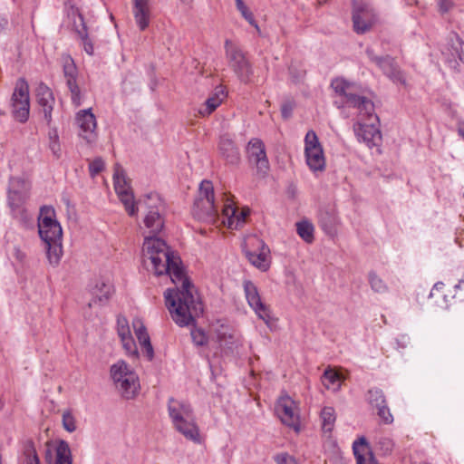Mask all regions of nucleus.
<instances>
[{"mask_svg": "<svg viewBox=\"0 0 464 464\" xmlns=\"http://www.w3.org/2000/svg\"><path fill=\"white\" fill-rule=\"evenodd\" d=\"M143 251L150 260L156 276L168 274L176 287L164 292L165 304L172 320L179 326L195 323L196 317L203 313V304L195 286L185 276L180 258L170 252L164 240L148 237Z\"/></svg>", "mask_w": 464, "mask_h": 464, "instance_id": "1", "label": "nucleus"}, {"mask_svg": "<svg viewBox=\"0 0 464 464\" xmlns=\"http://www.w3.org/2000/svg\"><path fill=\"white\" fill-rule=\"evenodd\" d=\"M168 411L176 430L194 443L200 444L202 442L199 427L190 403L175 398H169L168 401Z\"/></svg>", "mask_w": 464, "mask_h": 464, "instance_id": "2", "label": "nucleus"}, {"mask_svg": "<svg viewBox=\"0 0 464 464\" xmlns=\"http://www.w3.org/2000/svg\"><path fill=\"white\" fill-rule=\"evenodd\" d=\"M111 376L117 390L125 399H132L137 394L139 380L136 373L124 361H119L111 367Z\"/></svg>", "mask_w": 464, "mask_h": 464, "instance_id": "3", "label": "nucleus"}, {"mask_svg": "<svg viewBox=\"0 0 464 464\" xmlns=\"http://www.w3.org/2000/svg\"><path fill=\"white\" fill-rule=\"evenodd\" d=\"M192 214L195 218L205 222H215L218 210L214 202V188L210 181L203 180L199 186L198 198L194 202Z\"/></svg>", "mask_w": 464, "mask_h": 464, "instance_id": "4", "label": "nucleus"}, {"mask_svg": "<svg viewBox=\"0 0 464 464\" xmlns=\"http://www.w3.org/2000/svg\"><path fill=\"white\" fill-rule=\"evenodd\" d=\"M359 113V121L354 123L353 130L359 141L364 142L369 148L377 147L382 141L379 129V118L373 111Z\"/></svg>", "mask_w": 464, "mask_h": 464, "instance_id": "5", "label": "nucleus"}, {"mask_svg": "<svg viewBox=\"0 0 464 464\" xmlns=\"http://www.w3.org/2000/svg\"><path fill=\"white\" fill-rule=\"evenodd\" d=\"M225 51L229 67L242 82L247 83L253 75V68L246 53L228 39L225 41Z\"/></svg>", "mask_w": 464, "mask_h": 464, "instance_id": "6", "label": "nucleus"}, {"mask_svg": "<svg viewBox=\"0 0 464 464\" xmlns=\"http://www.w3.org/2000/svg\"><path fill=\"white\" fill-rule=\"evenodd\" d=\"M377 20L376 12L367 0H353V24L357 34L370 31Z\"/></svg>", "mask_w": 464, "mask_h": 464, "instance_id": "7", "label": "nucleus"}, {"mask_svg": "<svg viewBox=\"0 0 464 464\" xmlns=\"http://www.w3.org/2000/svg\"><path fill=\"white\" fill-rule=\"evenodd\" d=\"M38 230L44 242H53L62 239L63 229L60 223L55 219L53 208L49 206L41 208L38 218Z\"/></svg>", "mask_w": 464, "mask_h": 464, "instance_id": "8", "label": "nucleus"}, {"mask_svg": "<svg viewBox=\"0 0 464 464\" xmlns=\"http://www.w3.org/2000/svg\"><path fill=\"white\" fill-rule=\"evenodd\" d=\"M12 114L14 118L25 122L29 117L30 101L29 86L24 79H19L11 98Z\"/></svg>", "mask_w": 464, "mask_h": 464, "instance_id": "9", "label": "nucleus"}, {"mask_svg": "<svg viewBox=\"0 0 464 464\" xmlns=\"http://www.w3.org/2000/svg\"><path fill=\"white\" fill-rule=\"evenodd\" d=\"M304 155L309 169L322 171L325 168V159L318 137L314 130L307 131L304 138Z\"/></svg>", "mask_w": 464, "mask_h": 464, "instance_id": "10", "label": "nucleus"}, {"mask_svg": "<svg viewBox=\"0 0 464 464\" xmlns=\"http://www.w3.org/2000/svg\"><path fill=\"white\" fill-rule=\"evenodd\" d=\"M365 52L368 58L374 63L390 80L395 83L406 84L403 72L393 57L390 55L378 56L370 47L366 48Z\"/></svg>", "mask_w": 464, "mask_h": 464, "instance_id": "11", "label": "nucleus"}, {"mask_svg": "<svg viewBox=\"0 0 464 464\" xmlns=\"http://www.w3.org/2000/svg\"><path fill=\"white\" fill-rule=\"evenodd\" d=\"M114 188L124 208L130 216L136 215L138 208L134 201V196L130 190V187L125 178L124 171L116 165L113 175Z\"/></svg>", "mask_w": 464, "mask_h": 464, "instance_id": "12", "label": "nucleus"}, {"mask_svg": "<svg viewBox=\"0 0 464 464\" xmlns=\"http://www.w3.org/2000/svg\"><path fill=\"white\" fill-rule=\"evenodd\" d=\"M276 411L281 421L295 431L300 428V417L298 407L294 400L288 395H284L279 398L276 405Z\"/></svg>", "mask_w": 464, "mask_h": 464, "instance_id": "13", "label": "nucleus"}, {"mask_svg": "<svg viewBox=\"0 0 464 464\" xmlns=\"http://www.w3.org/2000/svg\"><path fill=\"white\" fill-rule=\"evenodd\" d=\"M157 202H160V198L154 193L147 195L143 201H138V204H144L149 208L144 218V224L152 234L160 233L164 227V219L160 213L159 207L156 205Z\"/></svg>", "mask_w": 464, "mask_h": 464, "instance_id": "14", "label": "nucleus"}, {"mask_svg": "<svg viewBox=\"0 0 464 464\" xmlns=\"http://www.w3.org/2000/svg\"><path fill=\"white\" fill-rule=\"evenodd\" d=\"M243 287L249 306L255 311L260 319L268 324L271 319L270 311L269 308L262 302L256 285L250 280H245Z\"/></svg>", "mask_w": 464, "mask_h": 464, "instance_id": "15", "label": "nucleus"}, {"mask_svg": "<svg viewBox=\"0 0 464 464\" xmlns=\"http://www.w3.org/2000/svg\"><path fill=\"white\" fill-rule=\"evenodd\" d=\"M31 184L20 177H12L9 179L8 201L12 208H20L29 198Z\"/></svg>", "mask_w": 464, "mask_h": 464, "instance_id": "16", "label": "nucleus"}, {"mask_svg": "<svg viewBox=\"0 0 464 464\" xmlns=\"http://www.w3.org/2000/svg\"><path fill=\"white\" fill-rule=\"evenodd\" d=\"M76 125L79 128V135L88 143L96 140V118L92 112V109L81 110L75 116Z\"/></svg>", "mask_w": 464, "mask_h": 464, "instance_id": "17", "label": "nucleus"}, {"mask_svg": "<svg viewBox=\"0 0 464 464\" xmlns=\"http://www.w3.org/2000/svg\"><path fill=\"white\" fill-rule=\"evenodd\" d=\"M246 153L249 161L256 164L259 172L266 174L269 170V161L266 157L265 144L260 139L254 138L249 140Z\"/></svg>", "mask_w": 464, "mask_h": 464, "instance_id": "18", "label": "nucleus"}, {"mask_svg": "<svg viewBox=\"0 0 464 464\" xmlns=\"http://www.w3.org/2000/svg\"><path fill=\"white\" fill-rule=\"evenodd\" d=\"M63 76L66 85L71 92L72 102L75 107L82 104L81 90L77 84V68L71 57H65L63 64Z\"/></svg>", "mask_w": 464, "mask_h": 464, "instance_id": "19", "label": "nucleus"}, {"mask_svg": "<svg viewBox=\"0 0 464 464\" xmlns=\"http://www.w3.org/2000/svg\"><path fill=\"white\" fill-rule=\"evenodd\" d=\"M45 461L47 464H72V452L68 442L63 440L57 441L53 453L48 449L45 452Z\"/></svg>", "mask_w": 464, "mask_h": 464, "instance_id": "20", "label": "nucleus"}, {"mask_svg": "<svg viewBox=\"0 0 464 464\" xmlns=\"http://www.w3.org/2000/svg\"><path fill=\"white\" fill-rule=\"evenodd\" d=\"M36 99L39 106L43 110L44 120L47 124H50L54 104V97L52 90L46 84L41 82L36 88Z\"/></svg>", "mask_w": 464, "mask_h": 464, "instance_id": "21", "label": "nucleus"}, {"mask_svg": "<svg viewBox=\"0 0 464 464\" xmlns=\"http://www.w3.org/2000/svg\"><path fill=\"white\" fill-rule=\"evenodd\" d=\"M220 157L230 165H237L240 162V153L234 140L227 135H222L218 142Z\"/></svg>", "mask_w": 464, "mask_h": 464, "instance_id": "22", "label": "nucleus"}, {"mask_svg": "<svg viewBox=\"0 0 464 464\" xmlns=\"http://www.w3.org/2000/svg\"><path fill=\"white\" fill-rule=\"evenodd\" d=\"M343 98V103H345L348 106L357 108L359 110V113L363 115L362 112L370 113L374 111L373 102L364 96H360L353 92V89L346 91L344 93L341 95Z\"/></svg>", "mask_w": 464, "mask_h": 464, "instance_id": "23", "label": "nucleus"}, {"mask_svg": "<svg viewBox=\"0 0 464 464\" xmlns=\"http://www.w3.org/2000/svg\"><path fill=\"white\" fill-rule=\"evenodd\" d=\"M132 14L139 29L146 30L151 16L149 0H133Z\"/></svg>", "mask_w": 464, "mask_h": 464, "instance_id": "24", "label": "nucleus"}, {"mask_svg": "<svg viewBox=\"0 0 464 464\" xmlns=\"http://www.w3.org/2000/svg\"><path fill=\"white\" fill-rule=\"evenodd\" d=\"M113 292V285L109 281L106 282L102 278L97 279L94 285L91 288V293L93 296L92 303L99 304L100 305L105 304L111 297Z\"/></svg>", "mask_w": 464, "mask_h": 464, "instance_id": "25", "label": "nucleus"}, {"mask_svg": "<svg viewBox=\"0 0 464 464\" xmlns=\"http://www.w3.org/2000/svg\"><path fill=\"white\" fill-rule=\"evenodd\" d=\"M72 8V14L75 16L73 20V26L75 28V31L78 34V36L82 40L83 48L84 51L92 55L93 53V44L91 41V39L88 37L87 34V27L85 25L84 20L82 15L79 13L78 9L74 8L73 6H71Z\"/></svg>", "mask_w": 464, "mask_h": 464, "instance_id": "26", "label": "nucleus"}, {"mask_svg": "<svg viewBox=\"0 0 464 464\" xmlns=\"http://www.w3.org/2000/svg\"><path fill=\"white\" fill-rule=\"evenodd\" d=\"M259 252L246 251V256L248 261L261 271H266L270 263L268 260L269 248L263 241L259 242Z\"/></svg>", "mask_w": 464, "mask_h": 464, "instance_id": "27", "label": "nucleus"}, {"mask_svg": "<svg viewBox=\"0 0 464 464\" xmlns=\"http://www.w3.org/2000/svg\"><path fill=\"white\" fill-rule=\"evenodd\" d=\"M353 450L357 464H376L370 447L363 437L353 442Z\"/></svg>", "mask_w": 464, "mask_h": 464, "instance_id": "28", "label": "nucleus"}, {"mask_svg": "<svg viewBox=\"0 0 464 464\" xmlns=\"http://www.w3.org/2000/svg\"><path fill=\"white\" fill-rule=\"evenodd\" d=\"M249 214V210H238L232 206L230 203H226L223 208V215L227 218V227L229 228H238L241 227L246 220V218Z\"/></svg>", "mask_w": 464, "mask_h": 464, "instance_id": "29", "label": "nucleus"}, {"mask_svg": "<svg viewBox=\"0 0 464 464\" xmlns=\"http://www.w3.org/2000/svg\"><path fill=\"white\" fill-rule=\"evenodd\" d=\"M225 96L223 87H217L215 92L206 100L205 103L198 110L199 114L202 116L210 115L221 104Z\"/></svg>", "mask_w": 464, "mask_h": 464, "instance_id": "30", "label": "nucleus"}, {"mask_svg": "<svg viewBox=\"0 0 464 464\" xmlns=\"http://www.w3.org/2000/svg\"><path fill=\"white\" fill-rule=\"evenodd\" d=\"M46 245V254L49 263L56 266L63 256L62 239L53 242H44Z\"/></svg>", "mask_w": 464, "mask_h": 464, "instance_id": "31", "label": "nucleus"}, {"mask_svg": "<svg viewBox=\"0 0 464 464\" xmlns=\"http://www.w3.org/2000/svg\"><path fill=\"white\" fill-rule=\"evenodd\" d=\"M322 428L325 432H331L336 420L335 411L333 407H324L321 411Z\"/></svg>", "mask_w": 464, "mask_h": 464, "instance_id": "32", "label": "nucleus"}, {"mask_svg": "<svg viewBox=\"0 0 464 464\" xmlns=\"http://www.w3.org/2000/svg\"><path fill=\"white\" fill-rule=\"evenodd\" d=\"M296 231L299 237L307 243L314 240V226L307 220L296 223Z\"/></svg>", "mask_w": 464, "mask_h": 464, "instance_id": "33", "label": "nucleus"}, {"mask_svg": "<svg viewBox=\"0 0 464 464\" xmlns=\"http://www.w3.org/2000/svg\"><path fill=\"white\" fill-rule=\"evenodd\" d=\"M367 400L376 410L387 403L383 392L378 388L368 391Z\"/></svg>", "mask_w": 464, "mask_h": 464, "instance_id": "34", "label": "nucleus"}, {"mask_svg": "<svg viewBox=\"0 0 464 464\" xmlns=\"http://www.w3.org/2000/svg\"><path fill=\"white\" fill-rule=\"evenodd\" d=\"M320 227L328 234L333 233L335 225V217L329 212H322L319 218Z\"/></svg>", "mask_w": 464, "mask_h": 464, "instance_id": "35", "label": "nucleus"}, {"mask_svg": "<svg viewBox=\"0 0 464 464\" xmlns=\"http://www.w3.org/2000/svg\"><path fill=\"white\" fill-rule=\"evenodd\" d=\"M237 9L240 12L241 15L253 26H255L257 30L259 27L255 20L253 13L249 10L243 0H235Z\"/></svg>", "mask_w": 464, "mask_h": 464, "instance_id": "36", "label": "nucleus"}, {"mask_svg": "<svg viewBox=\"0 0 464 464\" xmlns=\"http://www.w3.org/2000/svg\"><path fill=\"white\" fill-rule=\"evenodd\" d=\"M341 376L338 372L333 370H325L323 375V382L326 388L336 385L338 389L340 387Z\"/></svg>", "mask_w": 464, "mask_h": 464, "instance_id": "37", "label": "nucleus"}, {"mask_svg": "<svg viewBox=\"0 0 464 464\" xmlns=\"http://www.w3.org/2000/svg\"><path fill=\"white\" fill-rule=\"evenodd\" d=\"M368 278L371 287L374 292L382 294L387 291L386 284L374 272H370Z\"/></svg>", "mask_w": 464, "mask_h": 464, "instance_id": "38", "label": "nucleus"}, {"mask_svg": "<svg viewBox=\"0 0 464 464\" xmlns=\"http://www.w3.org/2000/svg\"><path fill=\"white\" fill-rule=\"evenodd\" d=\"M133 327L140 344L150 340L147 329L140 320L133 321Z\"/></svg>", "mask_w": 464, "mask_h": 464, "instance_id": "39", "label": "nucleus"}, {"mask_svg": "<svg viewBox=\"0 0 464 464\" xmlns=\"http://www.w3.org/2000/svg\"><path fill=\"white\" fill-rule=\"evenodd\" d=\"M25 464H41L33 442H29L24 451Z\"/></svg>", "mask_w": 464, "mask_h": 464, "instance_id": "40", "label": "nucleus"}, {"mask_svg": "<svg viewBox=\"0 0 464 464\" xmlns=\"http://www.w3.org/2000/svg\"><path fill=\"white\" fill-rule=\"evenodd\" d=\"M331 87L341 96L346 91L353 88V85L343 79H334L331 82Z\"/></svg>", "mask_w": 464, "mask_h": 464, "instance_id": "41", "label": "nucleus"}, {"mask_svg": "<svg viewBox=\"0 0 464 464\" xmlns=\"http://www.w3.org/2000/svg\"><path fill=\"white\" fill-rule=\"evenodd\" d=\"M117 332L121 339L131 336L128 320L123 316H118L117 318Z\"/></svg>", "mask_w": 464, "mask_h": 464, "instance_id": "42", "label": "nucleus"}, {"mask_svg": "<svg viewBox=\"0 0 464 464\" xmlns=\"http://www.w3.org/2000/svg\"><path fill=\"white\" fill-rule=\"evenodd\" d=\"M104 169V161L102 158H95L89 164V172L92 177H95L99 173H101Z\"/></svg>", "mask_w": 464, "mask_h": 464, "instance_id": "43", "label": "nucleus"}, {"mask_svg": "<svg viewBox=\"0 0 464 464\" xmlns=\"http://www.w3.org/2000/svg\"><path fill=\"white\" fill-rule=\"evenodd\" d=\"M377 415L384 424H391L393 421V416L386 404L377 409Z\"/></svg>", "mask_w": 464, "mask_h": 464, "instance_id": "44", "label": "nucleus"}, {"mask_svg": "<svg viewBox=\"0 0 464 464\" xmlns=\"http://www.w3.org/2000/svg\"><path fill=\"white\" fill-rule=\"evenodd\" d=\"M191 338L197 346H203L208 343V337L201 329H193L191 331Z\"/></svg>", "mask_w": 464, "mask_h": 464, "instance_id": "45", "label": "nucleus"}, {"mask_svg": "<svg viewBox=\"0 0 464 464\" xmlns=\"http://www.w3.org/2000/svg\"><path fill=\"white\" fill-rule=\"evenodd\" d=\"M122 343V346L125 349L126 353L131 355H138V350L135 344V342L132 338V336H127L122 339H121Z\"/></svg>", "mask_w": 464, "mask_h": 464, "instance_id": "46", "label": "nucleus"}, {"mask_svg": "<svg viewBox=\"0 0 464 464\" xmlns=\"http://www.w3.org/2000/svg\"><path fill=\"white\" fill-rule=\"evenodd\" d=\"M63 428L69 432H72L76 430L75 419L72 415L71 412H69V411L63 412Z\"/></svg>", "mask_w": 464, "mask_h": 464, "instance_id": "47", "label": "nucleus"}, {"mask_svg": "<svg viewBox=\"0 0 464 464\" xmlns=\"http://www.w3.org/2000/svg\"><path fill=\"white\" fill-rule=\"evenodd\" d=\"M49 146L53 155H55L57 158L60 157L61 147L58 140V135L56 132L53 134V136H50Z\"/></svg>", "mask_w": 464, "mask_h": 464, "instance_id": "48", "label": "nucleus"}, {"mask_svg": "<svg viewBox=\"0 0 464 464\" xmlns=\"http://www.w3.org/2000/svg\"><path fill=\"white\" fill-rule=\"evenodd\" d=\"M142 353L147 356L149 361H151L154 357V350L151 345L150 340L140 344Z\"/></svg>", "mask_w": 464, "mask_h": 464, "instance_id": "49", "label": "nucleus"}, {"mask_svg": "<svg viewBox=\"0 0 464 464\" xmlns=\"http://www.w3.org/2000/svg\"><path fill=\"white\" fill-rule=\"evenodd\" d=\"M294 110V103L291 102H285L281 107V114L284 119H288L291 117Z\"/></svg>", "mask_w": 464, "mask_h": 464, "instance_id": "50", "label": "nucleus"}, {"mask_svg": "<svg viewBox=\"0 0 464 464\" xmlns=\"http://www.w3.org/2000/svg\"><path fill=\"white\" fill-rule=\"evenodd\" d=\"M277 464H297L295 459L288 454H280L276 457Z\"/></svg>", "mask_w": 464, "mask_h": 464, "instance_id": "51", "label": "nucleus"}, {"mask_svg": "<svg viewBox=\"0 0 464 464\" xmlns=\"http://www.w3.org/2000/svg\"><path fill=\"white\" fill-rule=\"evenodd\" d=\"M295 67L291 65L289 67V72H290V74L293 78V81L297 82H299L300 80H302L305 74L304 71H299L295 73Z\"/></svg>", "mask_w": 464, "mask_h": 464, "instance_id": "52", "label": "nucleus"}, {"mask_svg": "<svg viewBox=\"0 0 464 464\" xmlns=\"http://www.w3.org/2000/svg\"><path fill=\"white\" fill-rule=\"evenodd\" d=\"M455 49L458 53L459 59L464 63V42L459 41Z\"/></svg>", "mask_w": 464, "mask_h": 464, "instance_id": "53", "label": "nucleus"}, {"mask_svg": "<svg viewBox=\"0 0 464 464\" xmlns=\"http://www.w3.org/2000/svg\"><path fill=\"white\" fill-rule=\"evenodd\" d=\"M451 2L450 0H440L439 6L441 13H446L451 8Z\"/></svg>", "mask_w": 464, "mask_h": 464, "instance_id": "54", "label": "nucleus"}, {"mask_svg": "<svg viewBox=\"0 0 464 464\" xmlns=\"http://www.w3.org/2000/svg\"><path fill=\"white\" fill-rule=\"evenodd\" d=\"M382 445H383L386 448V450H392L393 447V443L389 439H383L380 441Z\"/></svg>", "mask_w": 464, "mask_h": 464, "instance_id": "55", "label": "nucleus"}, {"mask_svg": "<svg viewBox=\"0 0 464 464\" xmlns=\"http://www.w3.org/2000/svg\"><path fill=\"white\" fill-rule=\"evenodd\" d=\"M444 284L441 283V282H439L437 284L434 285L433 286V290H440L443 287Z\"/></svg>", "mask_w": 464, "mask_h": 464, "instance_id": "56", "label": "nucleus"}, {"mask_svg": "<svg viewBox=\"0 0 464 464\" xmlns=\"http://www.w3.org/2000/svg\"><path fill=\"white\" fill-rule=\"evenodd\" d=\"M65 5H68L70 6H73L76 5V0H66Z\"/></svg>", "mask_w": 464, "mask_h": 464, "instance_id": "57", "label": "nucleus"}, {"mask_svg": "<svg viewBox=\"0 0 464 464\" xmlns=\"http://www.w3.org/2000/svg\"><path fill=\"white\" fill-rule=\"evenodd\" d=\"M24 256V255L20 251V250H16V257L20 260L23 259V257Z\"/></svg>", "mask_w": 464, "mask_h": 464, "instance_id": "58", "label": "nucleus"}, {"mask_svg": "<svg viewBox=\"0 0 464 464\" xmlns=\"http://www.w3.org/2000/svg\"><path fill=\"white\" fill-rule=\"evenodd\" d=\"M4 406V402L2 401V400L0 399V410L3 408Z\"/></svg>", "mask_w": 464, "mask_h": 464, "instance_id": "59", "label": "nucleus"}, {"mask_svg": "<svg viewBox=\"0 0 464 464\" xmlns=\"http://www.w3.org/2000/svg\"><path fill=\"white\" fill-rule=\"evenodd\" d=\"M459 134L464 138V131H463V130H459Z\"/></svg>", "mask_w": 464, "mask_h": 464, "instance_id": "60", "label": "nucleus"}, {"mask_svg": "<svg viewBox=\"0 0 464 464\" xmlns=\"http://www.w3.org/2000/svg\"><path fill=\"white\" fill-rule=\"evenodd\" d=\"M180 1L183 2V3H188V0H180Z\"/></svg>", "mask_w": 464, "mask_h": 464, "instance_id": "61", "label": "nucleus"}, {"mask_svg": "<svg viewBox=\"0 0 464 464\" xmlns=\"http://www.w3.org/2000/svg\"><path fill=\"white\" fill-rule=\"evenodd\" d=\"M319 4H322L324 2V0H318Z\"/></svg>", "mask_w": 464, "mask_h": 464, "instance_id": "62", "label": "nucleus"}]
</instances>
